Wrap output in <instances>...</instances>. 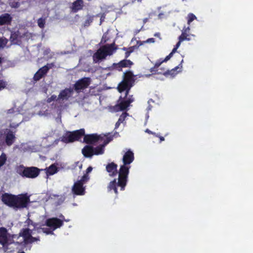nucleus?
<instances>
[{
    "label": "nucleus",
    "mask_w": 253,
    "mask_h": 253,
    "mask_svg": "<svg viewBox=\"0 0 253 253\" xmlns=\"http://www.w3.org/2000/svg\"><path fill=\"white\" fill-rule=\"evenodd\" d=\"M54 63H47L46 65L39 69L34 76V81L37 82L40 80L47 73L49 70L54 67Z\"/></svg>",
    "instance_id": "obj_9"
},
{
    "label": "nucleus",
    "mask_w": 253,
    "mask_h": 253,
    "mask_svg": "<svg viewBox=\"0 0 253 253\" xmlns=\"http://www.w3.org/2000/svg\"><path fill=\"white\" fill-rule=\"evenodd\" d=\"M57 172V167L52 164L50 165L46 170V173L47 175H53Z\"/></svg>",
    "instance_id": "obj_27"
},
{
    "label": "nucleus",
    "mask_w": 253,
    "mask_h": 253,
    "mask_svg": "<svg viewBox=\"0 0 253 253\" xmlns=\"http://www.w3.org/2000/svg\"><path fill=\"white\" fill-rule=\"evenodd\" d=\"M121 124H122L121 123L119 122L118 121L116 122V124H115V129H117L119 126H120Z\"/></svg>",
    "instance_id": "obj_52"
},
{
    "label": "nucleus",
    "mask_w": 253,
    "mask_h": 253,
    "mask_svg": "<svg viewBox=\"0 0 253 253\" xmlns=\"http://www.w3.org/2000/svg\"><path fill=\"white\" fill-rule=\"evenodd\" d=\"M84 135V129L81 128L73 131H67L60 137L59 140L65 143H72L79 141Z\"/></svg>",
    "instance_id": "obj_2"
},
{
    "label": "nucleus",
    "mask_w": 253,
    "mask_h": 253,
    "mask_svg": "<svg viewBox=\"0 0 253 253\" xmlns=\"http://www.w3.org/2000/svg\"><path fill=\"white\" fill-rule=\"evenodd\" d=\"M102 20L101 19L100 24L102 23Z\"/></svg>",
    "instance_id": "obj_62"
},
{
    "label": "nucleus",
    "mask_w": 253,
    "mask_h": 253,
    "mask_svg": "<svg viewBox=\"0 0 253 253\" xmlns=\"http://www.w3.org/2000/svg\"><path fill=\"white\" fill-rule=\"evenodd\" d=\"M42 230L44 233H45L47 234H53V230H52V229H51L50 228H42Z\"/></svg>",
    "instance_id": "obj_41"
},
{
    "label": "nucleus",
    "mask_w": 253,
    "mask_h": 253,
    "mask_svg": "<svg viewBox=\"0 0 253 253\" xmlns=\"http://www.w3.org/2000/svg\"><path fill=\"white\" fill-rule=\"evenodd\" d=\"M197 18L196 17V16L192 13H190L189 14H188V16H187V23L188 25H190V23L195 19H196Z\"/></svg>",
    "instance_id": "obj_34"
},
{
    "label": "nucleus",
    "mask_w": 253,
    "mask_h": 253,
    "mask_svg": "<svg viewBox=\"0 0 253 253\" xmlns=\"http://www.w3.org/2000/svg\"><path fill=\"white\" fill-rule=\"evenodd\" d=\"M92 170V168L91 167H89L87 168L86 169V173L87 174H88V173L90 172Z\"/></svg>",
    "instance_id": "obj_49"
},
{
    "label": "nucleus",
    "mask_w": 253,
    "mask_h": 253,
    "mask_svg": "<svg viewBox=\"0 0 253 253\" xmlns=\"http://www.w3.org/2000/svg\"><path fill=\"white\" fill-rule=\"evenodd\" d=\"M160 141H163L165 140V138L163 136H160Z\"/></svg>",
    "instance_id": "obj_57"
},
{
    "label": "nucleus",
    "mask_w": 253,
    "mask_h": 253,
    "mask_svg": "<svg viewBox=\"0 0 253 253\" xmlns=\"http://www.w3.org/2000/svg\"><path fill=\"white\" fill-rule=\"evenodd\" d=\"M7 85V83L6 82L2 80H0V90H2L5 88Z\"/></svg>",
    "instance_id": "obj_40"
},
{
    "label": "nucleus",
    "mask_w": 253,
    "mask_h": 253,
    "mask_svg": "<svg viewBox=\"0 0 253 253\" xmlns=\"http://www.w3.org/2000/svg\"><path fill=\"white\" fill-rule=\"evenodd\" d=\"M183 41H184V40H183L182 39H181V38L178 37V42H177V43L176 44V45L174 46V48L172 50V51L173 52L175 53L177 51V49L180 46L181 42H182Z\"/></svg>",
    "instance_id": "obj_38"
},
{
    "label": "nucleus",
    "mask_w": 253,
    "mask_h": 253,
    "mask_svg": "<svg viewBox=\"0 0 253 253\" xmlns=\"http://www.w3.org/2000/svg\"><path fill=\"white\" fill-rule=\"evenodd\" d=\"M104 152V147L102 144L94 148L93 155H98L103 154Z\"/></svg>",
    "instance_id": "obj_26"
},
{
    "label": "nucleus",
    "mask_w": 253,
    "mask_h": 253,
    "mask_svg": "<svg viewBox=\"0 0 253 253\" xmlns=\"http://www.w3.org/2000/svg\"><path fill=\"white\" fill-rule=\"evenodd\" d=\"M91 83L90 78L84 77L76 82L73 86V90L77 93H80L82 90L87 88Z\"/></svg>",
    "instance_id": "obj_7"
},
{
    "label": "nucleus",
    "mask_w": 253,
    "mask_h": 253,
    "mask_svg": "<svg viewBox=\"0 0 253 253\" xmlns=\"http://www.w3.org/2000/svg\"><path fill=\"white\" fill-rule=\"evenodd\" d=\"M134 154L130 150H127L123 157V165L120 166L119 170L118 181L114 179L110 181L107 186L108 191L114 190L116 195L118 194L117 186L121 187V190L123 191L125 189L126 185L128 176L129 172L130 166L129 165L134 161Z\"/></svg>",
    "instance_id": "obj_1"
},
{
    "label": "nucleus",
    "mask_w": 253,
    "mask_h": 253,
    "mask_svg": "<svg viewBox=\"0 0 253 253\" xmlns=\"http://www.w3.org/2000/svg\"><path fill=\"white\" fill-rule=\"evenodd\" d=\"M84 6V1L83 0H76L72 3V9L74 12L82 9Z\"/></svg>",
    "instance_id": "obj_25"
},
{
    "label": "nucleus",
    "mask_w": 253,
    "mask_h": 253,
    "mask_svg": "<svg viewBox=\"0 0 253 253\" xmlns=\"http://www.w3.org/2000/svg\"><path fill=\"white\" fill-rule=\"evenodd\" d=\"M147 42H155V39L154 38H149L148 39L147 41Z\"/></svg>",
    "instance_id": "obj_51"
},
{
    "label": "nucleus",
    "mask_w": 253,
    "mask_h": 253,
    "mask_svg": "<svg viewBox=\"0 0 253 253\" xmlns=\"http://www.w3.org/2000/svg\"><path fill=\"white\" fill-rule=\"evenodd\" d=\"M134 48H135L134 46H130V47L127 48V50L129 51L130 52V53H131L134 51Z\"/></svg>",
    "instance_id": "obj_50"
},
{
    "label": "nucleus",
    "mask_w": 253,
    "mask_h": 253,
    "mask_svg": "<svg viewBox=\"0 0 253 253\" xmlns=\"http://www.w3.org/2000/svg\"><path fill=\"white\" fill-rule=\"evenodd\" d=\"M150 71L152 74H156L157 73V72L158 71V70L157 68H155V66H154L153 67L151 68L150 69Z\"/></svg>",
    "instance_id": "obj_47"
},
{
    "label": "nucleus",
    "mask_w": 253,
    "mask_h": 253,
    "mask_svg": "<svg viewBox=\"0 0 253 253\" xmlns=\"http://www.w3.org/2000/svg\"><path fill=\"white\" fill-rule=\"evenodd\" d=\"M122 49V50L126 51L127 50V48L125 47H123Z\"/></svg>",
    "instance_id": "obj_58"
},
{
    "label": "nucleus",
    "mask_w": 253,
    "mask_h": 253,
    "mask_svg": "<svg viewBox=\"0 0 253 253\" xmlns=\"http://www.w3.org/2000/svg\"><path fill=\"white\" fill-rule=\"evenodd\" d=\"M89 179V177L87 173H85L81 178L80 180H79L78 181H80L82 183H83L84 185L85 183L87 182L88 180Z\"/></svg>",
    "instance_id": "obj_37"
},
{
    "label": "nucleus",
    "mask_w": 253,
    "mask_h": 253,
    "mask_svg": "<svg viewBox=\"0 0 253 253\" xmlns=\"http://www.w3.org/2000/svg\"><path fill=\"white\" fill-rule=\"evenodd\" d=\"M132 86L133 85H131V84H130L122 80L121 82L119 84L117 89L119 92L121 93L125 91V97H127Z\"/></svg>",
    "instance_id": "obj_18"
},
{
    "label": "nucleus",
    "mask_w": 253,
    "mask_h": 253,
    "mask_svg": "<svg viewBox=\"0 0 253 253\" xmlns=\"http://www.w3.org/2000/svg\"><path fill=\"white\" fill-rule=\"evenodd\" d=\"M8 233L7 229L4 227L0 228V244H1L5 251H8L7 243L8 242Z\"/></svg>",
    "instance_id": "obj_11"
},
{
    "label": "nucleus",
    "mask_w": 253,
    "mask_h": 253,
    "mask_svg": "<svg viewBox=\"0 0 253 253\" xmlns=\"http://www.w3.org/2000/svg\"><path fill=\"white\" fill-rule=\"evenodd\" d=\"M6 161V156L5 153H2L0 156V168L2 166Z\"/></svg>",
    "instance_id": "obj_35"
},
{
    "label": "nucleus",
    "mask_w": 253,
    "mask_h": 253,
    "mask_svg": "<svg viewBox=\"0 0 253 253\" xmlns=\"http://www.w3.org/2000/svg\"><path fill=\"white\" fill-rule=\"evenodd\" d=\"M113 136L110 135L109 136L105 137V139H103V137H102V139L101 140H104L103 144H102V145L105 147V146L108 144L110 142H111L113 140Z\"/></svg>",
    "instance_id": "obj_31"
},
{
    "label": "nucleus",
    "mask_w": 253,
    "mask_h": 253,
    "mask_svg": "<svg viewBox=\"0 0 253 253\" xmlns=\"http://www.w3.org/2000/svg\"><path fill=\"white\" fill-rule=\"evenodd\" d=\"M20 232L23 237V239L20 240L22 242V246L29 244V241L32 236V231L29 228H23Z\"/></svg>",
    "instance_id": "obj_15"
},
{
    "label": "nucleus",
    "mask_w": 253,
    "mask_h": 253,
    "mask_svg": "<svg viewBox=\"0 0 253 253\" xmlns=\"http://www.w3.org/2000/svg\"><path fill=\"white\" fill-rule=\"evenodd\" d=\"M83 136H84V141L89 144H93L102 139V137L95 133L86 135L84 134Z\"/></svg>",
    "instance_id": "obj_17"
},
{
    "label": "nucleus",
    "mask_w": 253,
    "mask_h": 253,
    "mask_svg": "<svg viewBox=\"0 0 253 253\" xmlns=\"http://www.w3.org/2000/svg\"><path fill=\"white\" fill-rule=\"evenodd\" d=\"M23 3L22 0H10L9 5L12 8H17L20 7L21 4Z\"/></svg>",
    "instance_id": "obj_28"
},
{
    "label": "nucleus",
    "mask_w": 253,
    "mask_h": 253,
    "mask_svg": "<svg viewBox=\"0 0 253 253\" xmlns=\"http://www.w3.org/2000/svg\"><path fill=\"white\" fill-rule=\"evenodd\" d=\"M72 192L75 195L83 196L85 194V186L80 181H77L72 187Z\"/></svg>",
    "instance_id": "obj_10"
},
{
    "label": "nucleus",
    "mask_w": 253,
    "mask_h": 253,
    "mask_svg": "<svg viewBox=\"0 0 253 253\" xmlns=\"http://www.w3.org/2000/svg\"><path fill=\"white\" fill-rule=\"evenodd\" d=\"M142 0H137L138 1H141Z\"/></svg>",
    "instance_id": "obj_61"
},
{
    "label": "nucleus",
    "mask_w": 253,
    "mask_h": 253,
    "mask_svg": "<svg viewBox=\"0 0 253 253\" xmlns=\"http://www.w3.org/2000/svg\"><path fill=\"white\" fill-rule=\"evenodd\" d=\"M134 78L135 76L132 71H126L124 73L123 81L133 86L135 80Z\"/></svg>",
    "instance_id": "obj_21"
},
{
    "label": "nucleus",
    "mask_w": 253,
    "mask_h": 253,
    "mask_svg": "<svg viewBox=\"0 0 253 253\" xmlns=\"http://www.w3.org/2000/svg\"><path fill=\"white\" fill-rule=\"evenodd\" d=\"M190 29L189 26L187 27L184 26L182 30V33L179 37L184 41H190L191 37H194V36L190 34Z\"/></svg>",
    "instance_id": "obj_22"
},
{
    "label": "nucleus",
    "mask_w": 253,
    "mask_h": 253,
    "mask_svg": "<svg viewBox=\"0 0 253 253\" xmlns=\"http://www.w3.org/2000/svg\"><path fill=\"white\" fill-rule=\"evenodd\" d=\"M102 20L101 19L100 24L102 23Z\"/></svg>",
    "instance_id": "obj_63"
},
{
    "label": "nucleus",
    "mask_w": 253,
    "mask_h": 253,
    "mask_svg": "<svg viewBox=\"0 0 253 253\" xmlns=\"http://www.w3.org/2000/svg\"><path fill=\"white\" fill-rule=\"evenodd\" d=\"M133 101L134 98L132 95H128L127 97L125 96L124 97L121 96L114 107V110L116 112L126 110Z\"/></svg>",
    "instance_id": "obj_5"
},
{
    "label": "nucleus",
    "mask_w": 253,
    "mask_h": 253,
    "mask_svg": "<svg viewBox=\"0 0 253 253\" xmlns=\"http://www.w3.org/2000/svg\"><path fill=\"white\" fill-rule=\"evenodd\" d=\"M39 240H40L39 237L36 238V237H34L32 236H31V237L29 241V244L33 243L35 241H39Z\"/></svg>",
    "instance_id": "obj_45"
},
{
    "label": "nucleus",
    "mask_w": 253,
    "mask_h": 253,
    "mask_svg": "<svg viewBox=\"0 0 253 253\" xmlns=\"http://www.w3.org/2000/svg\"><path fill=\"white\" fill-rule=\"evenodd\" d=\"M93 18L94 16L87 15V18L84 23V27H88L93 22Z\"/></svg>",
    "instance_id": "obj_30"
},
{
    "label": "nucleus",
    "mask_w": 253,
    "mask_h": 253,
    "mask_svg": "<svg viewBox=\"0 0 253 253\" xmlns=\"http://www.w3.org/2000/svg\"><path fill=\"white\" fill-rule=\"evenodd\" d=\"M164 62L163 60H159L156 61V62L155 64V68H157V69L160 66V65L162 64V63Z\"/></svg>",
    "instance_id": "obj_46"
},
{
    "label": "nucleus",
    "mask_w": 253,
    "mask_h": 253,
    "mask_svg": "<svg viewBox=\"0 0 253 253\" xmlns=\"http://www.w3.org/2000/svg\"><path fill=\"white\" fill-rule=\"evenodd\" d=\"M15 131H12L10 129H6L5 131V142L6 144L10 146L12 145L16 139Z\"/></svg>",
    "instance_id": "obj_16"
},
{
    "label": "nucleus",
    "mask_w": 253,
    "mask_h": 253,
    "mask_svg": "<svg viewBox=\"0 0 253 253\" xmlns=\"http://www.w3.org/2000/svg\"><path fill=\"white\" fill-rule=\"evenodd\" d=\"M117 49L115 42L110 44H106L100 47L94 53L93 57L98 60L105 59L107 55H111Z\"/></svg>",
    "instance_id": "obj_3"
},
{
    "label": "nucleus",
    "mask_w": 253,
    "mask_h": 253,
    "mask_svg": "<svg viewBox=\"0 0 253 253\" xmlns=\"http://www.w3.org/2000/svg\"><path fill=\"white\" fill-rule=\"evenodd\" d=\"M174 53L171 51V52L168 55H167L164 60H163V61H164V62H167L169 60L170 58L173 56Z\"/></svg>",
    "instance_id": "obj_43"
},
{
    "label": "nucleus",
    "mask_w": 253,
    "mask_h": 253,
    "mask_svg": "<svg viewBox=\"0 0 253 253\" xmlns=\"http://www.w3.org/2000/svg\"><path fill=\"white\" fill-rule=\"evenodd\" d=\"M18 126H19V124H17V125H14L13 124H10L9 127L10 128H16Z\"/></svg>",
    "instance_id": "obj_53"
},
{
    "label": "nucleus",
    "mask_w": 253,
    "mask_h": 253,
    "mask_svg": "<svg viewBox=\"0 0 253 253\" xmlns=\"http://www.w3.org/2000/svg\"><path fill=\"white\" fill-rule=\"evenodd\" d=\"M183 62V60H181V63L176 67L174 68L173 69L169 70H165L164 69H161V71L158 72V74H162L165 75V76H168L169 75H170L172 77L174 76L175 75L177 74V72L176 71L178 69H181L182 68L181 63Z\"/></svg>",
    "instance_id": "obj_20"
},
{
    "label": "nucleus",
    "mask_w": 253,
    "mask_h": 253,
    "mask_svg": "<svg viewBox=\"0 0 253 253\" xmlns=\"http://www.w3.org/2000/svg\"><path fill=\"white\" fill-rule=\"evenodd\" d=\"M134 63L130 60L125 59L117 63H113V68L119 71H122L123 68H130Z\"/></svg>",
    "instance_id": "obj_12"
},
{
    "label": "nucleus",
    "mask_w": 253,
    "mask_h": 253,
    "mask_svg": "<svg viewBox=\"0 0 253 253\" xmlns=\"http://www.w3.org/2000/svg\"><path fill=\"white\" fill-rule=\"evenodd\" d=\"M154 36L159 38L160 39H161V34L160 33H156L154 34Z\"/></svg>",
    "instance_id": "obj_54"
},
{
    "label": "nucleus",
    "mask_w": 253,
    "mask_h": 253,
    "mask_svg": "<svg viewBox=\"0 0 253 253\" xmlns=\"http://www.w3.org/2000/svg\"><path fill=\"white\" fill-rule=\"evenodd\" d=\"M54 100H57V97L56 95H52L50 97L47 98V102L48 103H50L52 101H54Z\"/></svg>",
    "instance_id": "obj_42"
},
{
    "label": "nucleus",
    "mask_w": 253,
    "mask_h": 253,
    "mask_svg": "<svg viewBox=\"0 0 253 253\" xmlns=\"http://www.w3.org/2000/svg\"><path fill=\"white\" fill-rule=\"evenodd\" d=\"M145 131L146 132H147L149 134H154L155 133L153 132L152 131L150 130L149 129H146V130H145Z\"/></svg>",
    "instance_id": "obj_55"
},
{
    "label": "nucleus",
    "mask_w": 253,
    "mask_h": 253,
    "mask_svg": "<svg viewBox=\"0 0 253 253\" xmlns=\"http://www.w3.org/2000/svg\"><path fill=\"white\" fill-rule=\"evenodd\" d=\"M10 237L14 239L15 241H20L22 237L20 232L18 234L10 235Z\"/></svg>",
    "instance_id": "obj_39"
},
{
    "label": "nucleus",
    "mask_w": 253,
    "mask_h": 253,
    "mask_svg": "<svg viewBox=\"0 0 253 253\" xmlns=\"http://www.w3.org/2000/svg\"><path fill=\"white\" fill-rule=\"evenodd\" d=\"M37 23H38V25L40 28H43L44 27L45 24V19L42 18H40L38 19Z\"/></svg>",
    "instance_id": "obj_33"
},
{
    "label": "nucleus",
    "mask_w": 253,
    "mask_h": 253,
    "mask_svg": "<svg viewBox=\"0 0 253 253\" xmlns=\"http://www.w3.org/2000/svg\"><path fill=\"white\" fill-rule=\"evenodd\" d=\"M73 92L74 90L73 88L71 87L65 88L61 90L58 96L57 100L67 101L72 96Z\"/></svg>",
    "instance_id": "obj_13"
},
{
    "label": "nucleus",
    "mask_w": 253,
    "mask_h": 253,
    "mask_svg": "<svg viewBox=\"0 0 253 253\" xmlns=\"http://www.w3.org/2000/svg\"><path fill=\"white\" fill-rule=\"evenodd\" d=\"M6 44V42L2 38H0V48H3Z\"/></svg>",
    "instance_id": "obj_44"
},
{
    "label": "nucleus",
    "mask_w": 253,
    "mask_h": 253,
    "mask_svg": "<svg viewBox=\"0 0 253 253\" xmlns=\"http://www.w3.org/2000/svg\"><path fill=\"white\" fill-rule=\"evenodd\" d=\"M59 217L62 218V219L57 217H52L47 219L45 221V225L52 229V230L61 227L63 225V219H64V216L62 214H61Z\"/></svg>",
    "instance_id": "obj_8"
},
{
    "label": "nucleus",
    "mask_w": 253,
    "mask_h": 253,
    "mask_svg": "<svg viewBox=\"0 0 253 253\" xmlns=\"http://www.w3.org/2000/svg\"><path fill=\"white\" fill-rule=\"evenodd\" d=\"M8 242L7 243V247L10 244H13L15 245L22 246V242L21 241H15L14 239L10 237V235H9Z\"/></svg>",
    "instance_id": "obj_29"
},
{
    "label": "nucleus",
    "mask_w": 253,
    "mask_h": 253,
    "mask_svg": "<svg viewBox=\"0 0 253 253\" xmlns=\"http://www.w3.org/2000/svg\"><path fill=\"white\" fill-rule=\"evenodd\" d=\"M20 168L23 169V170L19 169V174L22 177L29 178H36L42 170L35 167H25L23 166H20Z\"/></svg>",
    "instance_id": "obj_4"
},
{
    "label": "nucleus",
    "mask_w": 253,
    "mask_h": 253,
    "mask_svg": "<svg viewBox=\"0 0 253 253\" xmlns=\"http://www.w3.org/2000/svg\"><path fill=\"white\" fill-rule=\"evenodd\" d=\"M12 20V17L8 13H4L0 16V25H9Z\"/></svg>",
    "instance_id": "obj_23"
},
{
    "label": "nucleus",
    "mask_w": 253,
    "mask_h": 253,
    "mask_svg": "<svg viewBox=\"0 0 253 253\" xmlns=\"http://www.w3.org/2000/svg\"><path fill=\"white\" fill-rule=\"evenodd\" d=\"M127 116H128V114L126 112L123 113L120 116L118 121L121 123H123Z\"/></svg>",
    "instance_id": "obj_36"
},
{
    "label": "nucleus",
    "mask_w": 253,
    "mask_h": 253,
    "mask_svg": "<svg viewBox=\"0 0 253 253\" xmlns=\"http://www.w3.org/2000/svg\"><path fill=\"white\" fill-rule=\"evenodd\" d=\"M148 21V18H144L143 20V22L144 24L146 23Z\"/></svg>",
    "instance_id": "obj_56"
},
{
    "label": "nucleus",
    "mask_w": 253,
    "mask_h": 253,
    "mask_svg": "<svg viewBox=\"0 0 253 253\" xmlns=\"http://www.w3.org/2000/svg\"><path fill=\"white\" fill-rule=\"evenodd\" d=\"M82 153L86 158H91L93 155V147L90 145H86L82 149Z\"/></svg>",
    "instance_id": "obj_24"
},
{
    "label": "nucleus",
    "mask_w": 253,
    "mask_h": 253,
    "mask_svg": "<svg viewBox=\"0 0 253 253\" xmlns=\"http://www.w3.org/2000/svg\"><path fill=\"white\" fill-rule=\"evenodd\" d=\"M2 62V59L0 57V64Z\"/></svg>",
    "instance_id": "obj_59"
},
{
    "label": "nucleus",
    "mask_w": 253,
    "mask_h": 253,
    "mask_svg": "<svg viewBox=\"0 0 253 253\" xmlns=\"http://www.w3.org/2000/svg\"><path fill=\"white\" fill-rule=\"evenodd\" d=\"M117 168L118 165L114 162L109 163L106 166V170L111 177H114L118 173L119 174Z\"/></svg>",
    "instance_id": "obj_19"
},
{
    "label": "nucleus",
    "mask_w": 253,
    "mask_h": 253,
    "mask_svg": "<svg viewBox=\"0 0 253 253\" xmlns=\"http://www.w3.org/2000/svg\"><path fill=\"white\" fill-rule=\"evenodd\" d=\"M113 136L110 135L109 136L105 137V139H103V137H102V139L101 140H104L103 144H102V145L105 147V146L108 144L110 142H111L113 140Z\"/></svg>",
    "instance_id": "obj_32"
},
{
    "label": "nucleus",
    "mask_w": 253,
    "mask_h": 253,
    "mask_svg": "<svg viewBox=\"0 0 253 253\" xmlns=\"http://www.w3.org/2000/svg\"><path fill=\"white\" fill-rule=\"evenodd\" d=\"M15 195L7 193H4L1 196V201L6 205L14 208Z\"/></svg>",
    "instance_id": "obj_14"
},
{
    "label": "nucleus",
    "mask_w": 253,
    "mask_h": 253,
    "mask_svg": "<svg viewBox=\"0 0 253 253\" xmlns=\"http://www.w3.org/2000/svg\"><path fill=\"white\" fill-rule=\"evenodd\" d=\"M25 253L24 252H20V253Z\"/></svg>",
    "instance_id": "obj_60"
},
{
    "label": "nucleus",
    "mask_w": 253,
    "mask_h": 253,
    "mask_svg": "<svg viewBox=\"0 0 253 253\" xmlns=\"http://www.w3.org/2000/svg\"><path fill=\"white\" fill-rule=\"evenodd\" d=\"M131 54L130 52L129 51L127 50L125 52V59H126L129 56L130 54Z\"/></svg>",
    "instance_id": "obj_48"
},
{
    "label": "nucleus",
    "mask_w": 253,
    "mask_h": 253,
    "mask_svg": "<svg viewBox=\"0 0 253 253\" xmlns=\"http://www.w3.org/2000/svg\"><path fill=\"white\" fill-rule=\"evenodd\" d=\"M30 203V196L27 193L15 195L13 208L23 209L27 208Z\"/></svg>",
    "instance_id": "obj_6"
}]
</instances>
